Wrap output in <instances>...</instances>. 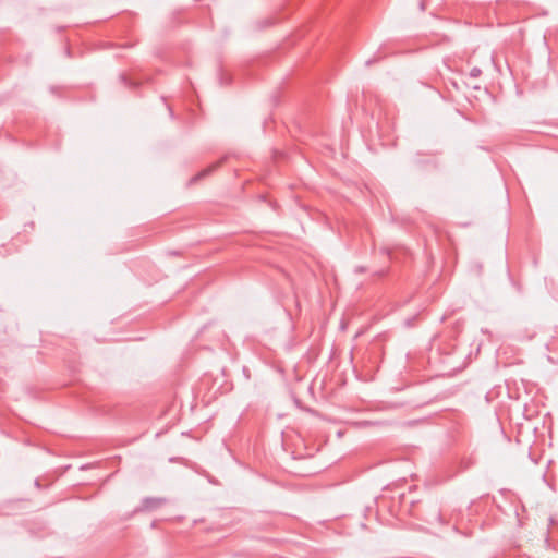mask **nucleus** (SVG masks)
Returning <instances> with one entry per match:
<instances>
[{
	"instance_id": "nucleus-1",
	"label": "nucleus",
	"mask_w": 558,
	"mask_h": 558,
	"mask_svg": "<svg viewBox=\"0 0 558 558\" xmlns=\"http://www.w3.org/2000/svg\"><path fill=\"white\" fill-rule=\"evenodd\" d=\"M220 163H221V161H217V162L210 165L209 167H207L206 169L202 170L199 173H197L193 178V181H198L202 178H205L206 175H209L211 172H214L220 166Z\"/></svg>"
},
{
	"instance_id": "nucleus-2",
	"label": "nucleus",
	"mask_w": 558,
	"mask_h": 558,
	"mask_svg": "<svg viewBox=\"0 0 558 558\" xmlns=\"http://www.w3.org/2000/svg\"><path fill=\"white\" fill-rule=\"evenodd\" d=\"M121 81L128 85V86H132V83L129 81V78L125 76V75H121Z\"/></svg>"
},
{
	"instance_id": "nucleus-3",
	"label": "nucleus",
	"mask_w": 558,
	"mask_h": 558,
	"mask_svg": "<svg viewBox=\"0 0 558 558\" xmlns=\"http://www.w3.org/2000/svg\"><path fill=\"white\" fill-rule=\"evenodd\" d=\"M481 74V71L476 68H474L471 72V75L474 77H477Z\"/></svg>"
}]
</instances>
